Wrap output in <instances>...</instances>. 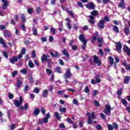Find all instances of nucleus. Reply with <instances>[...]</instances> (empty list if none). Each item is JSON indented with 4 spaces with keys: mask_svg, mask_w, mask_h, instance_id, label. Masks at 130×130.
Returning a JSON list of instances; mask_svg holds the SVG:
<instances>
[{
    "mask_svg": "<svg viewBox=\"0 0 130 130\" xmlns=\"http://www.w3.org/2000/svg\"><path fill=\"white\" fill-rule=\"evenodd\" d=\"M31 56L34 58L36 57V52H35V50H33L31 53Z\"/></svg>",
    "mask_w": 130,
    "mask_h": 130,
    "instance_id": "c03bdc74",
    "label": "nucleus"
},
{
    "mask_svg": "<svg viewBox=\"0 0 130 130\" xmlns=\"http://www.w3.org/2000/svg\"><path fill=\"white\" fill-rule=\"evenodd\" d=\"M59 111L66 113V112H67V109H66V107H61L59 109Z\"/></svg>",
    "mask_w": 130,
    "mask_h": 130,
    "instance_id": "4be33fe9",
    "label": "nucleus"
},
{
    "mask_svg": "<svg viewBox=\"0 0 130 130\" xmlns=\"http://www.w3.org/2000/svg\"><path fill=\"white\" fill-rule=\"evenodd\" d=\"M49 57H50V56H49V55L43 54V56L41 57V60L42 62H43V61H47V59L49 58Z\"/></svg>",
    "mask_w": 130,
    "mask_h": 130,
    "instance_id": "9d476101",
    "label": "nucleus"
},
{
    "mask_svg": "<svg viewBox=\"0 0 130 130\" xmlns=\"http://www.w3.org/2000/svg\"><path fill=\"white\" fill-rule=\"evenodd\" d=\"M28 89H29V85H25V86L23 89V91L25 93H26V92H27V91H28Z\"/></svg>",
    "mask_w": 130,
    "mask_h": 130,
    "instance_id": "58836bf2",
    "label": "nucleus"
},
{
    "mask_svg": "<svg viewBox=\"0 0 130 130\" xmlns=\"http://www.w3.org/2000/svg\"><path fill=\"white\" fill-rule=\"evenodd\" d=\"M100 116L101 117H102V118H103V119H106V117L105 116V115H104V114H103V113H101L100 114Z\"/></svg>",
    "mask_w": 130,
    "mask_h": 130,
    "instance_id": "09e8293b",
    "label": "nucleus"
},
{
    "mask_svg": "<svg viewBox=\"0 0 130 130\" xmlns=\"http://www.w3.org/2000/svg\"><path fill=\"white\" fill-rule=\"evenodd\" d=\"M105 109L104 110V112L106 114V115H108V116H110L111 115V106L109 105H106Z\"/></svg>",
    "mask_w": 130,
    "mask_h": 130,
    "instance_id": "f03ea898",
    "label": "nucleus"
},
{
    "mask_svg": "<svg viewBox=\"0 0 130 130\" xmlns=\"http://www.w3.org/2000/svg\"><path fill=\"white\" fill-rule=\"evenodd\" d=\"M39 113H40V110L38 109H35L33 112L34 115H36V116H37Z\"/></svg>",
    "mask_w": 130,
    "mask_h": 130,
    "instance_id": "6ab92c4d",
    "label": "nucleus"
},
{
    "mask_svg": "<svg viewBox=\"0 0 130 130\" xmlns=\"http://www.w3.org/2000/svg\"><path fill=\"white\" fill-rule=\"evenodd\" d=\"M86 8L89 10H95V5L93 2H90L86 5Z\"/></svg>",
    "mask_w": 130,
    "mask_h": 130,
    "instance_id": "423d86ee",
    "label": "nucleus"
},
{
    "mask_svg": "<svg viewBox=\"0 0 130 130\" xmlns=\"http://www.w3.org/2000/svg\"><path fill=\"white\" fill-rule=\"evenodd\" d=\"M50 116L51 115L49 113H48L46 114V117L43 118L44 123H47V122H48V119L49 118H50Z\"/></svg>",
    "mask_w": 130,
    "mask_h": 130,
    "instance_id": "1a4fd4ad",
    "label": "nucleus"
},
{
    "mask_svg": "<svg viewBox=\"0 0 130 130\" xmlns=\"http://www.w3.org/2000/svg\"><path fill=\"white\" fill-rule=\"evenodd\" d=\"M0 43L3 45L4 47H6V43H5V41H4L3 38H0Z\"/></svg>",
    "mask_w": 130,
    "mask_h": 130,
    "instance_id": "393cba45",
    "label": "nucleus"
},
{
    "mask_svg": "<svg viewBox=\"0 0 130 130\" xmlns=\"http://www.w3.org/2000/svg\"><path fill=\"white\" fill-rule=\"evenodd\" d=\"M113 124V127L115 129L116 128H118V125L116 124V123L114 122Z\"/></svg>",
    "mask_w": 130,
    "mask_h": 130,
    "instance_id": "8fccbe9b",
    "label": "nucleus"
},
{
    "mask_svg": "<svg viewBox=\"0 0 130 130\" xmlns=\"http://www.w3.org/2000/svg\"><path fill=\"white\" fill-rule=\"evenodd\" d=\"M79 40H80V41H81V42L83 43V45H87V42L88 41L85 39V37L84 36V35L81 34L79 36Z\"/></svg>",
    "mask_w": 130,
    "mask_h": 130,
    "instance_id": "20e7f679",
    "label": "nucleus"
},
{
    "mask_svg": "<svg viewBox=\"0 0 130 130\" xmlns=\"http://www.w3.org/2000/svg\"><path fill=\"white\" fill-rule=\"evenodd\" d=\"M20 72L22 73V74H27V70L26 69H21Z\"/></svg>",
    "mask_w": 130,
    "mask_h": 130,
    "instance_id": "13d9d810",
    "label": "nucleus"
},
{
    "mask_svg": "<svg viewBox=\"0 0 130 130\" xmlns=\"http://www.w3.org/2000/svg\"><path fill=\"white\" fill-rule=\"evenodd\" d=\"M21 85H22V81L21 80H17L16 87L19 88V87H21Z\"/></svg>",
    "mask_w": 130,
    "mask_h": 130,
    "instance_id": "bb28decb",
    "label": "nucleus"
},
{
    "mask_svg": "<svg viewBox=\"0 0 130 130\" xmlns=\"http://www.w3.org/2000/svg\"><path fill=\"white\" fill-rule=\"evenodd\" d=\"M18 75V71H15L12 73V77H16Z\"/></svg>",
    "mask_w": 130,
    "mask_h": 130,
    "instance_id": "6e6d98bb",
    "label": "nucleus"
},
{
    "mask_svg": "<svg viewBox=\"0 0 130 130\" xmlns=\"http://www.w3.org/2000/svg\"><path fill=\"white\" fill-rule=\"evenodd\" d=\"M3 55H4V56H5V57L6 58H8V53H7V52H6V51H3Z\"/></svg>",
    "mask_w": 130,
    "mask_h": 130,
    "instance_id": "603ef678",
    "label": "nucleus"
},
{
    "mask_svg": "<svg viewBox=\"0 0 130 130\" xmlns=\"http://www.w3.org/2000/svg\"><path fill=\"white\" fill-rule=\"evenodd\" d=\"M66 25L67 26V28L68 29H72V26L71 25V24L70 23H67Z\"/></svg>",
    "mask_w": 130,
    "mask_h": 130,
    "instance_id": "680f3d73",
    "label": "nucleus"
},
{
    "mask_svg": "<svg viewBox=\"0 0 130 130\" xmlns=\"http://www.w3.org/2000/svg\"><path fill=\"white\" fill-rule=\"evenodd\" d=\"M84 92H85V93H89V92H90V89H89L88 86L85 87Z\"/></svg>",
    "mask_w": 130,
    "mask_h": 130,
    "instance_id": "de8ad7c7",
    "label": "nucleus"
},
{
    "mask_svg": "<svg viewBox=\"0 0 130 130\" xmlns=\"http://www.w3.org/2000/svg\"><path fill=\"white\" fill-rule=\"evenodd\" d=\"M15 34L18 36H20V32H19V29L18 28H15Z\"/></svg>",
    "mask_w": 130,
    "mask_h": 130,
    "instance_id": "864d4df0",
    "label": "nucleus"
},
{
    "mask_svg": "<svg viewBox=\"0 0 130 130\" xmlns=\"http://www.w3.org/2000/svg\"><path fill=\"white\" fill-rule=\"evenodd\" d=\"M123 89L122 88L120 89L119 90L117 91V95H121V92Z\"/></svg>",
    "mask_w": 130,
    "mask_h": 130,
    "instance_id": "a18cd8bd",
    "label": "nucleus"
},
{
    "mask_svg": "<svg viewBox=\"0 0 130 130\" xmlns=\"http://www.w3.org/2000/svg\"><path fill=\"white\" fill-rule=\"evenodd\" d=\"M34 9L33 8H29L27 10V13L29 14H32L33 13Z\"/></svg>",
    "mask_w": 130,
    "mask_h": 130,
    "instance_id": "79ce46f5",
    "label": "nucleus"
},
{
    "mask_svg": "<svg viewBox=\"0 0 130 130\" xmlns=\"http://www.w3.org/2000/svg\"><path fill=\"white\" fill-rule=\"evenodd\" d=\"M89 19L88 20V22L89 23H91V24H95V21H94V20H95V17L93 16L90 15L89 16Z\"/></svg>",
    "mask_w": 130,
    "mask_h": 130,
    "instance_id": "ddd939ff",
    "label": "nucleus"
},
{
    "mask_svg": "<svg viewBox=\"0 0 130 130\" xmlns=\"http://www.w3.org/2000/svg\"><path fill=\"white\" fill-rule=\"evenodd\" d=\"M11 63L14 64L15 61H18V58L16 56H13L12 59H10Z\"/></svg>",
    "mask_w": 130,
    "mask_h": 130,
    "instance_id": "2eb2a0df",
    "label": "nucleus"
},
{
    "mask_svg": "<svg viewBox=\"0 0 130 130\" xmlns=\"http://www.w3.org/2000/svg\"><path fill=\"white\" fill-rule=\"evenodd\" d=\"M67 121L69 122V123H71V124H73L74 122H73V120H72L71 119L69 118H67Z\"/></svg>",
    "mask_w": 130,
    "mask_h": 130,
    "instance_id": "052dcab7",
    "label": "nucleus"
},
{
    "mask_svg": "<svg viewBox=\"0 0 130 130\" xmlns=\"http://www.w3.org/2000/svg\"><path fill=\"white\" fill-rule=\"evenodd\" d=\"M21 20L23 23L26 22V19H25V15L22 14L21 16Z\"/></svg>",
    "mask_w": 130,
    "mask_h": 130,
    "instance_id": "f704fd0d",
    "label": "nucleus"
},
{
    "mask_svg": "<svg viewBox=\"0 0 130 130\" xmlns=\"http://www.w3.org/2000/svg\"><path fill=\"white\" fill-rule=\"evenodd\" d=\"M72 76V73H71V70L70 69H67L66 73L64 75L63 77L64 78L65 80H67V79H70Z\"/></svg>",
    "mask_w": 130,
    "mask_h": 130,
    "instance_id": "39448f33",
    "label": "nucleus"
},
{
    "mask_svg": "<svg viewBox=\"0 0 130 130\" xmlns=\"http://www.w3.org/2000/svg\"><path fill=\"white\" fill-rule=\"evenodd\" d=\"M78 100L76 99H73V103L74 105H78Z\"/></svg>",
    "mask_w": 130,
    "mask_h": 130,
    "instance_id": "5fc2aeb1",
    "label": "nucleus"
},
{
    "mask_svg": "<svg viewBox=\"0 0 130 130\" xmlns=\"http://www.w3.org/2000/svg\"><path fill=\"white\" fill-rule=\"evenodd\" d=\"M96 38H97V36L94 35L92 38V41L91 42H92V43H94V42H95V40H96Z\"/></svg>",
    "mask_w": 130,
    "mask_h": 130,
    "instance_id": "3c124183",
    "label": "nucleus"
},
{
    "mask_svg": "<svg viewBox=\"0 0 130 130\" xmlns=\"http://www.w3.org/2000/svg\"><path fill=\"white\" fill-rule=\"evenodd\" d=\"M33 91H34V92L36 93V94H38L40 91V90H39V88L38 87H36Z\"/></svg>",
    "mask_w": 130,
    "mask_h": 130,
    "instance_id": "473e14b6",
    "label": "nucleus"
},
{
    "mask_svg": "<svg viewBox=\"0 0 130 130\" xmlns=\"http://www.w3.org/2000/svg\"><path fill=\"white\" fill-rule=\"evenodd\" d=\"M86 115L88 116V119L87 120V123L88 124H92V122H93V121H92V119H95V118H96V117L95 116V114H94V112H93L92 113H87Z\"/></svg>",
    "mask_w": 130,
    "mask_h": 130,
    "instance_id": "f257e3e1",
    "label": "nucleus"
},
{
    "mask_svg": "<svg viewBox=\"0 0 130 130\" xmlns=\"http://www.w3.org/2000/svg\"><path fill=\"white\" fill-rule=\"evenodd\" d=\"M60 68L59 67H57L56 68L55 71L56 72V73H58V74H61V71H60Z\"/></svg>",
    "mask_w": 130,
    "mask_h": 130,
    "instance_id": "a19ab883",
    "label": "nucleus"
},
{
    "mask_svg": "<svg viewBox=\"0 0 130 130\" xmlns=\"http://www.w3.org/2000/svg\"><path fill=\"white\" fill-rule=\"evenodd\" d=\"M50 31L53 35H55V29L54 28V27H51L50 29Z\"/></svg>",
    "mask_w": 130,
    "mask_h": 130,
    "instance_id": "2f4dec72",
    "label": "nucleus"
},
{
    "mask_svg": "<svg viewBox=\"0 0 130 130\" xmlns=\"http://www.w3.org/2000/svg\"><path fill=\"white\" fill-rule=\"evenodd\" d=\"M93 61L95 62V63H97L98 66H100L101 64V61L100 60H99L98 57H97L96 55L93 56Z\"/></svg>",
    "mask_w": 130,
    "mask_h": 130,
    "instance_id": "6e6552de",
    "label": "nucleus"
},
{
    "mask_svg": "<svg viewBox=\"0 0 130 130\" xmlns=\"http://www.w3.org/2000/svg\"><path fill=\"white\" fill-rule=\"evenodd\" d=\"M28 66L29 68H34V64L32 62L29 61L28 62Z\"/></svg>",
    "mask_w": 130,
    "mask_h": 130,
    "instance_id": "37998d69",
    "label": "nucleus"
},
{
    "mask_svg": "<svg viewBox=\"0 0 130 130\" xmlns=\"http://www.w3.org/2000/svg\"><path fill=\"white\" fill-rule=\"evenodd\" d=\"M90 83L92 84V85H96V83L97 82H96V80L95 81L94 79H91Z\"/></svg>",
    "mask_w": 130,
    "mask_h": 130,
    "instance_id": "e2e57ef3",
    "label": "nucleus"
},
{
    "mask_svg": "<svg viewBox=\"0 0 130 130\" xmlns=\"http://www.w3.org/2000/svg\"><path fill=\"white\" fill-rule=\"evenodd\" d=\"M104 24H105V21L103 19L100 21L98 23V26L101 29H104Z\"/></svg>",
    "mask_w": 130,
    "mask_h": 130,
    "instance_id": "0eeeda50",
    "label": "nucleus"
},
{
    "mask_svg": "<svg viewBox=\"0 0 130 130\" xmlns=\"http://www.w3.org/2000/svg\"><path fill=\"white\" fill-rule=\"evenodd\" d=\"M101 125H100V124H99V125H96V129H97V130H101Z\"/></svg>",
    "mask_w": 130,
    "mask_h": 130,
    "instance_id": "774afa93",
    "label": "nucleus"
},
{
    "mask_svg": "<svg viewBox=\"0 0 130 130\" xmlns=\"http://www.w3.org/2000/svg\"><path fill=\"white\" fill-rule=\"evenodd\" d=\"M4 35L5 37H11V36H12V35L11 34V32L7 30H5Z\"/></svg>",
    "mask_w": 130,
    "mask_h": 130,
    "instance_id": "aec40b11",
    "label": "nucleus"
},
{
    "mask_svg": "<svg viewBox=\"0 0 130 130\" xmlns=\"http://www.w3.org/2000/svg\"><path fill=\"white\" fill-rule=\"evenodd\" d=\"M123 65L126 68L127 71H129L130 70V66L128 64H126L125 63H123Z\"/></svg>",
    "mask_w": 130,
    "mask_h": 130,
    "instance_id": "c85d7f7f",
    "label": "nucleus"
},
{
    "mask_svg": "<svg viewBox=\"0 0 130 130\" xmlns=\"http://www.w3.org/2000/svg\"><path fill=\"white\" fill-rule=\"evenodd\" d=\"M22 103H23V98L22 96H19V101L18 100H14V104L16 107H20Z\"/></svg>",
    "mask_w": 130,
    "mask_h": 130,
    "instance_id": "7ed1b4c3",
    "label": "nucleus"
},
{
    "mask_svg": "<svg viewBox=\"0 0 130 130\" xmlns=\"http://www.w3.org/2000/svg\"><path fill=\"white\" fill-rule=\"evenodd\" d=\"M54 116L58 120H60L61 117L59 115V114L57 112L54 113Z\"/></svg>",
    "mask_w": 130,
    "mask_h": 130,
    "instance_id": "f3484780",
    "label": "nucleus"
},
{
    "mask_svg": "<svg viewBox=\"0 0 130 130\" xmlns=\"http://www.w3.org/2000/svg\"><path fill=\"white\" fill-rule=\"evenodd\" d=\"M109 63L111 64V66H112L113 64V61H114V59H113V57L111 56L109 57Z\"/></svg>",
    "mask_w": 130,
    "mask_h": 130,
    "instance_id": "b1692460",
    "label": "nucleus"
},
{
    "mask_svg": "<svg viewBox=\"0 0 130 130\" xmlns=\"http://www.w3.org/2000/svg\"><path fill=\"white\" fill-rule=\"evenodd\" d=\"M41 111L43 114H45V109H44V108H42L41 109Z\"/></svg>",
    "mask_w": 130,
    "mask_h": 130,
    "instance_id": "338daca9",
    "label": "nucleus"
},
{
    "mask_svg": "<svg viewBox=\"0 0 130 130\" xmlns=\"http://www.w3.org/2000/svg\"><path fill=\"white\" fill-rule=\"evenodd\" d=\"M123 51H124V52H126L127 55H129V48H128V47L125 46L124 48H123Z\"/></svg>",
    "mask_w": 130,
    "mask_h": 130,
    "instance_id": "a211bd4d",
    "label": "nucleus"
},
{
    "mask_svg": "<svg viewBox=\"0 0 130 130\" xmlns=\"http://www.w3.org/2000/svg\"><path fill=\"white\" fill-rule=\"evenodd\" d=\"M2 2L3 3V10H6L8 8L9 2L7 0H2Z\"/></svg>",
    "mask_w": 130,
    "mask_h": 130,
    "instance_id": "9b49d317",
    "label": "nucleus"
},
{
    "mask_svg": "<svg viewBox=\"0 0 130 130\" xmlns=\"http://www.w3.org/2000/svg\"><path fill=\"white\" fill-rule=\"evenodd\" d=\"M121 102L122 104L124 106H127V102H126V100L124 99H122L121 100Z\"/></svg>",
    "mask_w": 130,
    "mask_h": 130,
    "instance_id": "a878e982",
    "label": "nucleus"
},
{
    "mask_svg": "<svg viewBox=\"0 0 130 130\" xmlns=\"http://www.w3.org/2000/svg\"><path fill=\"white\" fill-rule=\"evenodd\" d=\"M48 94V90H47V89H45L43 92V97H44V98H47Z\"/></svg>",
    "mask_w": 130,
    "mask_h": 130,
    "instance_id": "412c9836",
    "label": "nucleus"
},
{
    "mask_svg": "<svg viewBox=\"0 0 130 130\" xmlns=\"http://www.w3.org/2000/svg\"><path fill=\"white\" fill-rule=\"evenodd\" d=\"M93 103L95 105V106H96L97 107H99V102H98L97 101H94Z\"/></svg>",
    "mask_w": 130,
    "mask_h": 130,
    "instance_id": "bf43d9fd",
    "label": "nucleus"
},
{
    "mask_svg": "<svg viewBox=\"0 0 130 130\" xmlns=\"http://www.w3.org/2000/svg\"><path fill=\"white\" fill-rule=\"evenodd\" d=\"M25 53H26V49L25 48H22L21 54H25Z\"/></svg>",
    "mask_w": 130,
    "mask_h": 130,
    "instance_id": "0e129e2a",
    "label": "nucleus"
},
{
    "mask_svg": "<svg viewBox=\"0 0 130 130\" xmlns=\"http://www.w3.org/2000/svg\"><path fill=\"white\" fill-rule=\"evenodd\" d=\"M108 128L109 130H113V127L111 124H108Z\"/></svg>",
    "mask_w": 130,
    "mask_h": 130,
    "instance_id": "4d7b16f0",
    "label": "nucleus"
},
{
    "mask_svg": "<svg viewBox=\"0 0 130 130\" xmlns=\"http://www.w3.org/2000/svg\"><path fill=\"white\" fill-rule=\"evenodd\" d=\"M17 124H13L10 126V129L11 130H14L16 128Z\"/></svg>",
    "mask_w": 130,
    "mask_h": 130,
    "instance_id": "e433bc0d",
    "label": "nucleus"
},
{
    "mask_svg": "<svg viewBox=\"0 0 130 130\" xmlns=\"http://www.w3.org/2000/svg\"><path fill=\"white\" fill-rule=\"evenodd\" d=\"M101 76H100V75H98L95 76V79L96 83H101Z\"/></svg>",
    "mask_w": 130,
    "mask_h": 130,
    "instance_id": "4468645a",
    "label": "nucleus"
},
{
    "mask_svg": "<svg viewBox=\"0 0 130 130\" xmlns=\"http://www.w3.org/2000/svg\"><path fill=\"white\" fill-rule=\"evenodd\" d=\"M8 97L9 99H13V98H14V94L11 92H9L8 93Z\"/></svg>",
    "mask_w": 130,
    "mask_h": 130,
    "instance_id": "4c0bfd02",
    "label": "nucleus"
},
{
    "mask_svg": "<svg viewBox=\"0 0 130 130\" xmlns=\"http://www.w3.org/2000/svg\"><path fill=\"white\" fill-rule=\"evenodd\" d=\"M62 53L64 55H66V56H67V57H69L70 56V55L69 54V53L67 52V50L66 49H63Z\"/></svg>",
    "mask_w": 130,
    "mask_h": 130,
    "instance_id": "5701e85b",
    "label": "nucleus"
},
{
    "mask_svg": "<svg viewBox=\"0 0 130 130\" xmlns=\"http://www.w3.org/2000/svg\"><path fill=\"white\" fill-rule=\"evenodd\" d=\"M33 30V35H35V36H37V29L34 28V27H32Z\"/></svg>",
    "mask_w": 130,
    "mask_h": 130,
    "instance_id": "c9c22d12",
    "label": "nucleus"
},
{
    "mask_svg": "<svg viewBox=\"0 0 130 130\" xmlns=\"http://www.w3.org/2000/svg\"><path fill=\"white\" fill-rule=\"evenodd\" d=\"M21 29L22 31L26 32V27H25V25H24V23L22 24L21 25Z\"/></svg>",
    "mask_w": 130,
    "mask_h": 130,
    "instance_id": "49530a36",
    "label": "nucleus"
},
{
    "mask_svg": "<svg viewBox=\"0 0 130 130\" xmlns=\"http://www.w3.org/2000/svg\"><path fill=\"white\" fill-rule=\"evenodd\" d=\"M116 48L118 52H120V51H121V49L122 48L121 44L119 42L117 43Z\"/></svg>",
    "mask_w": 130,
    "mask_h": 130,
    "instance_id": "f8f14e48",
    "label": "nucleus"
},
{
    "mask_svg": "<svg viewBox=\"0 0 130 130\" xmlns=\"http://www.w3.org/2000/svg\"><path fill=\"white\" fill-rule=\"evenodd\" d=\"M91 16H97L98 15V12L97 11L93 10L90 13Z\"/></svg>",
    "mask_w": 130,
    "mask_h": 130,
    "instance_id": "c756f323",
    "label": "nucleus"
},
{
    "mask_svg": "<svg viewBox=\"0 0 130 130\" xmlns=\"http://www.w3.org/2000/svg\"><path fill=\"white\" fill-rule=\"evenodd\" d=\"M113 30L115 32V33L118 34L119 33V28L116 25L113 26Z\"/></svg>",
    "mask_w": 130,
    "mask_h": 130,
    "instance_id": "dca6fc26",
    "label": "nucleus"
},
{
    "mask_svg": "<svg viewBox=\"0 0 130 130\" xmlns=\"http://www.w3.org/2000/svg\"><path fill=\"white\" fill-rule=\"evenodd\" d=\"M64 92L63 90H59L57 91V94L58 95H62Z\"/></svg>",
    "mask_w": 130,
    "mask_h": 130,
    "instance_id": "69168bd1",
    "label": "nucleus"
},
{
    "mask_svg": "<svg viewBox=\"0 0 130 130\" xmlns=\"http://www.w3.org/2000/svg\"><path fill=\"white\" fill-rule=\"evenodd\" d=\"M46 72L47 74H49V75H51L52 74V71L50 69H47L46 70Z\"/></svg>",
    "mask_w": 130,
    "mask_h": 130,
    "instance_id": "ea45409f",
    "label": "nucleus"
},
{
    "mask_svg": "<svg viewBox=\"0 0 130 130\" xmlns=\"http://www.w3.org/2000/svg\"><path fill=\"white\" fill-rule=\"evenodd\" d=\"M129 32V28L128 27H126L124 28V33L125 34H128V33Z\"/></svg>",
    "mask_w": 130,
    "mask_h": 130,
    "instance_id": "72a5a7b5",
    "label": "nucleus"
},
{
    "mask_svg": "<svg viewBox=\"0 0 130 130\" xmlns=\"http://www.w3.org/2000/svg\"><path fill=\"white\" fill-rule=\"evenodd\" d=\"M129 82V77H125L124 80V83L127 84Z\"/></svg>",
    "mask_w": 130,
    "mask_h": 130,
    "instance_id": "cd10ccee",
    "label": "nucleus"
},
{
    "mask_svg": "<svg viewBox=\"0 0 130 130\" xmlns=\"http://www.w3.org/2000/svg\"><path fill=\"white\" fill-rule=\"evenodd\" d=\"M119 7L120 8H123V7H124V0H122V1L119 3Z\"/></svg>",
    "mask_w": 130,
    "mask_h": 130,
    "instance_id": "7c9ffc66",
    "label": "nucleus"
}]
</instances>
